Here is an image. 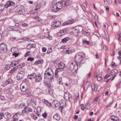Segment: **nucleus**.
Listing matches in <instances>:
<instances>
[{"instance_id": "nucleus-6", "label": "nucleus", "mask_w": 121, "mask_h": 121, "mask_svg": "<svg viewBox=\"0 0 121 121\" xmlns=\"http://www.w3.org/2000/svg\"><path fill=\"white\" fill-rule=\"evenodd\" d=\"M61 22L59 21H54L52 23V26L53 27H57L60 26Z\"/></svg>"}, {"instance_id": "nucleus-33", "label": "nucleus", "mask_w": 121, "mask_h": 121, "mask_svg": "<svg viewBox=\"0 0 121 121\" xmlns=\"http://www.w3.org/2000/svg\"><path fill=\"white\" fill-rule=\"evenodd\" d=\"M57 81L59 82V84L61 85L62 84V82L61 77H58Z\"/></svg>"}, {"instance_id": "nucleus-15", "label": "nucleus", "mask_w": 121, "mask_h": 121, "mask_svg": "<svg viewBox=\"0 0 121 121\" xmlns=\"http://www.w3.org/2000/svg\"><path fill=\"white\" fill-rule=\"evenodd\" d=\"M36 80L37 82H41L42 80V78L41 76L38 74L36 75Z\"/></svg>"}, {"instance_id": "nucleus-24", "label": "nucleus", "mask_w": 121, "mask_h": 121, "mask_svg": "<svg viewBox=\"0 0 121 121\" xmlns=\"http://www.w3.org/2000/svg\"><path fill=\"white\" fill-rule=\"evenodd\" d=\"M36 8L35 9V11L33 12V11H31V12H30V13L33 14L34 13H35L36 12L35 11L38 9H40V6L39 5L37 4L36 5Z\"/></svg>"}, {"instance_id": "nucleus-55", "label": "nucleus", "mask_w": 121, "mask_h": 121, "mask_svg": "<svg viewBox=\"0 0 121 121\" xmlns=\"http://www.w3.org/2000/svg\"><path fill=\"white\" fill-rule=\"evenodd\" d=\"M38 118V117H37L36 116V115H34L33 116V118L35 120H37V119Z\"/></svg>"}, {"instance_id": "nucleus-16", "label": "nucleus", "mask_w": 121, "mask_h": 121, "mask_svg": "<svg viewBox=\"0 0 121 121\" xmlns=\"http://www.w3.org/2000/svg\"><path fill=\"white\" fill-rule=\"evenodd\" d=\"M71 48H65L64 49L63 51L64 52L66 53H70L72 52V50L71 49Z\"/></svg>"}, {"instance_id": "nucleus-60", "label": "nucleus", "mask_w": 121, "mask_h": 121, "mask_svg": "<svg viewBox=\"0 0 121 121\" xmlns=\"http://www.w3.org/2000/svg\"><path fill=\"white\" fill-rule=\"evenodd\" d=\"M101 77L100 76L98 77L97 78L98 80L99 81H100L101 80Z\"/></svg>"}, {"instance_id": "nucleus-19", "label": "nucleus", "mask_w": 121, "mask_h": 121, "mask_svg": "<svg viewBox=\"0 0 121 121\" xmlns=\"http://www.w3.org/2000/svg\"><path fill=\"white\" fill-rule=\"evenodd\" d=\"M62 3L65 6H68L70 4V1L68 0H65L62 2Z\"/></svg>"}, {"instance_id": "nucleus-5", "label": "nucleus", "mask_w": 121, "mask_h": 121, "mask_svg": "<svg viewBox=\"0 0 121 121\" xmlns=\"http://www.w3.org/2000/svg\"><path fill=\"white\" fill-rule=\"evenodd\" d=\"M47 74L50 76H52L54 75L53 72L51 69L49 68L46 71L45 73H44V77L46 76Z\"/></svg>"}, {"instance_id": "nucleus-27", "label": "nucleus", "mask_w": 121, "mask_h": 121, "mask_svg": "<svg viewBox=\"0 0 121 121\" xmlns=\"http://www.w3.org/2000/svg\"><path fill=\"white\" fill-rule=\"evenodd\" d=\"M5 6L2 4H0V13H1L4 8Z\"/></svg>"}, {"instance_id": "nucleus-22", "label": "nucleus", "mask_w": 121, "mask_h": 121, "mask_svg": "<svg viewBox=\"0 0 121 121\" xmlns=\"http://www.w3.org/2000/svg\"><path fill=\"white\" fill-rule=\"evenodd\" d=\"M30 104L34 106H35L36 105V100H35L34 99H32L30 102Z\"/></svg>"}, {"instance_id": "nucleus-51", "label": "nucleus", "mask_w": 121, "mask_h": 121, "mask_svg": "<svg viewBox=\"0 0 121 121\" xmlns=\"http://www.w3.org/2000/svg\"><path fill=\"white\" fill-rule=\"evenodd\" d=\"M42 51L43 52H45L46 51L47 49L46 48L43 47L42 48Z\"/></svg>"}, {"instance_id": "nucleus-32", "label": "nucleus", "mask_w": 121, "mask_h": 121, "mask_svg": "<svg viewBox=\"0 0 121 121\" xmlns=\"http://www.w3.org/2000/svg\"><path fill=\"white\" fill-rule=\"evenodd\" d=\"M85 108L87 109H89L91 108L90 105L88 103H87L85 105Z\"/></svg>"}, {"instance_id": "nucleus-52", "label": "nucleus", "mask_w": 121, "mask_h": 121, "mask_svg": "<svg viewBox=\"0 0 121 121\" xmlns=\"http://www.w3.org/2000/svg\"><path fill=\"white\" fill-rule=\"evenodd\" d=\"M117 117L115 116H111L110 117V119L111 120H113L114 118H115V117Z\"/></svg>"}, {"instance_id": "nucleus-7", "label": "nucleus", "mask_w": 121, "mask_h": 121, "mask_svg": "<svg viewBox=\"0 0 121 121\" xmlns=\"http://www.w3.org/2000/svg\"><path fill=\"white\" fill-rule=\"evenodd\" d=\"M83 30V28L81 26L76 27L74 29V31L76 33L81 32Z\"/></svg>"}, {"instance_id": "nucleus-29", "label": "nucleus", "mask_w": 121, "mask_h": 121, "mask_svg": "<svg viewBox=\"0 0 121 121\" xmlns=\"http://www.w3.org/2000/svg\"><path fill=\"white\" fill-rule=\"evenodd\" d=\"M69 39V37H65L62 39V42L63 43H65L68 41Z\"/></svg>"}, {"instance_id": "nucleus-41", "label": "nucleus", "mask_w": 121, "mask_h": 121, "mask_svg": "<svg viewBox=\"0 0 121 121\" xmlns=\"http://www.w3.org/2000/svg\"><path fill=\"white\" fill-rule=\"evenodd\" d=\"M27 49H30L32 48L31 46V44H28L26 46Z\"/></svg>"}, {"instance_id": "nucleus-37", "label": "nucleus", "mask_w": 121, "mask_h": 121, "mask_svg": "<svg viewBox=\"0 0 121 121\" xmlns=\"http://www.w3.org/2000/svg\"><path fill=\"white\" fill-rule=\"evenodd\" d=\"M63 69H61V68L60 69V68H57L56 69L55 72L58 73L60 71L63 70Z\"/></svg>"}, {"instance_id": "nucleus-62", "label": "nucleus", "mask_w": 121, "mask_h": 121, "mask_svg": "<svg viewBox=\"0 0 121 121\" xmlns=\"http://www.w3.org/2000/svg\"><path fill=\"white\" fill-rule=\"evenodd\" d=\"M118 117H115V118H114L113 120H112V121H118Z\"/></svg>"}, {"instance_id": "nucleus-10", "label": "nucleus", "mask_w": 121, "mask_h": 121, "mask_svg": "<svg viewBox=\"0 0 121 121\" xmlns=\"http://www.w3.org/2000/svg\"><path fill=\"white\" fill-rule=\"evenodd\" d=\"M20 88L22 91H26L27 89L26 83L25 82L22 83L21 85Z\"/></svg>"}, {"instance_id": "nucleus-17", "label": "nucleus", "mask_w": 121, "mask_h": 121, "mask_svg": "<svg viewBox=\"0 0 121 121\" xmlns=\"http://www.w3.org/2000/svg\"><path fill=\"white\" fill-rule=\"evenodd\" d=\"M92 89L93 91H96L97 90L98 85L97 84H95L94 83H93L91 86Z\"/></svg>"}, {"instance_id": "nucleus-35", "label": "nucleus", "mask_w": 121, "mask_h": 121, "mask_svg": "<svg viewBox=\"0 0 121 121\" xmlns=\"http://www.w3.org/2000/svg\"><path fill=\"white\" fill-rule=\"evenodd\" d=\"M58 68H61L63 69L64 67V65L62 62L59 65H58Z\"/></svg>"}, {"instance_id": "nucleus-34", "label": "nucleus", "mask_w": 121, "mask_h": 121, "mask_svg": "<svg viewBox=\"0 0 121 121\" xmlns=\"http://www.w3.org/2000/svg\"><path fill=\"white\" fill-rule=\"evenodd\" d=\"M12 82V80L11 78L9 79L5 82V83L6 84H10Z\"/></svg>"}, {"instance_id": "nucleus-26", "label": "nucleus", "mask_w": 121, "mask_h": 121, "mask_svg": "<svg viewBox=\"0 0 121 121\" xmlns=\"http://www.w3.org/2000/svg\"><path fill=\"white\" fill-rule=\"evenodd\" d=\"M59 102L60 104V108H62L64 106L65 104V101L63 100H61Z\"/></svg>"}, {"instance_id": "nucleus-44", "label": "nucleus", "mask_w": 121, "mask_h": 121, "mask_svg": "<svg viewBox=\"0 0 121 121\" xmlns=\"http://www.w3.org/2000/svg\"><path fill=\"white\" fill-rule=\"evenodd\" d=\"M10 67L9 65H6L5 66V69L8 70L9 69H10Z\"/></svg>"}, {"instance_id": "nucleus-4", "label": "nucleus", "mask_w": 121, "mask_h": 121, "mask_svg": "<svg viewBox=\"0 0 121 121\" xmlns=\"http://www.w3.org/2000/svg\"><path fill=\"white\" fill-rule=\"evenodd\" d=\"M23 6H19L16 9V12L18 14H23L25 13V10L22 9Z\"/></svg>"}, {"instance_id": "nucleus-48", "label": "nucleus", "mask_w": 121, "mask_h": 121, "mask_svg": "<svg viewBox=\"0 0 121 121\" xmlns=\"http://www.w3.org/2000/svg\"><path fill=\"white\" fill-rule=\"evenodd\" d=\"M37 112H39L41 111V107H38L37 109Z\"/></svg>"}, {"instance_id": "nucleus-9", "label": "nucleus", "mask_w": 121, "mask_h": 121, "mask_svg": "<svg viewBox=\"0 0 121 121\" xmlns=\"http://www.w3.org/2000/svg\"><path fill=\"white\" fill-rule=\"evenodd\" d=\"M82 56L79 55H76L75 58V60L77 61V63H79L82 61Z\"/></svg>"}, {"instance_id": "nucleus-36", "label": "nucleus", "mask_w": 121, "mask_h": 121, "mask_svg": "<svg viewBox=\"0 0 121 121\" xmlns=\"http://www.w3.org/2000/svg\"><path fill=\"white\" fill-rule=\"evenodd\" d=\"M25 109L27 110V112L28 111L30 112H31L32 111V110L30 108H29L28 106H26L25 107Z\"/></svg>"}, {"instance_id": "nucleus-39", "label": "nucleus", "mask_w": 121, "mask_h": 121, "mask_svg": "<svg viewBox=\"0 0 121 121\" xmlns=\"http://www.w3.org/2000/svg\"><path fill=\"white\" fill-rule=\"evenodd\" d=\"M82 43H85L86 44L88 45L89 44V42L86 40H82Z\"/></svg>"}, {"instance_id": "nucleus-21", "label": "nucleus", "mask_w": 121, "mask_h": 121, "mask_svg": "<svg viewBox=\"0 0 121 121\" xmlns=\"http://www.w3.org/2000/svg\"><path fill=\"white\" fill-rule=\"evenodd\" d=\"M59 10L58 9L56 6L55 4L53 6L52 8V10L54 12H56Z\"/></svg>"}, {"instance_id": "nucleus-2", "label": "nucleus", "mask_w": 121, "mask_h": 121, "mask_svg": "<svg viewBox=\"0 0 121 121\" xmlns=\"http://www.w3.org/2000/svg\"><path fill=\"white\" fill-rule=\"evenodd\" d=\"M7 45L3 43H1L0 45V52H6L7 51Z\"/></svg>"}, {"instance_id": "nucleus-45", "label": "nucleus", "mask_w": 121, "mask_h": 121, "mask_svg": "<svg viewBox=\"0 0 121 121\" xmlns=\"http://www.w3.org/2000/svg\"><path fill=\"white\" fill-rule=\"evenodd\" d=\"M27 60L28 61H32L34 60V58L31 57H29Z\"/></svg>"}, {"instance_id": "nucleus-53", "label": "nucleus", "mask_w": 121, "mask_h": 121, "mask_svg": "<svg viewBox=\"0 0 121 121\" xmlns=\"http://www.w3.org/2000/svg\"><path fill=\"white\" fill-rule=\"evenodd\" d=\"M34 18H35L36 19H37V20L38 21H40L41 20V19L40 18H39V17L38 16H36V17H35Z\"/></svg>"}, {"instance_id": "nucleus-28", "label": "nucleus", "mask_w": 121, "mask_h": 121, "mask_svg": "<svg viewBox=\"0 0 121 121\" xmlns=\"http://www.w3.org/2000/svg\"><path fill=\"white\" fill-rule=\"evenodd\" d=\"M53 118L56 120L58 121L60 119V116L58 114L55 115L53 116Z\"/></svg>"}, {"instance_id": "nucleus-47", "label": "nucleus", "mask_w": 121, "mask_h": 121, "mask_svg": "<svg viewBox=\"0 0 121 121\" xmlns=\"http://www.w3.org/2000/svg\"><path fill=\"white\" fill-rule=\"evenodd\" d=\"M111 76L112 75H111L110 74V75H107L105 76L104 78H107L108 79L110 78H111Z\"/></svg>"}, {"instance_id": "nucleus-61", "label": "nucleus", "mask_w": 121, "mask_h": 121, "mask_svg": "<svg viewBox=\"0 0 121 121\" xmlns=\"http://www.w3.org/2000/svg\"><path fill=\"white\" fill-rule=\"evenodd\" d=\"M112 68H113L114 66H116V64L114 62H112Z\"/></svg>"}, {"instance_id": "nucleus-46", "label": "nucleus", "mask_w": 121, "mask_h": 121, "mask_svg": "<svg viewBox=\"0 0 121 121\" xmlns=\"http://www.w3.org/2000/svg\"><path fill=\"white\" fill-rule=\"evenodd\" d=\"M4 114L3 113H0V120L2 119L3 117H4Z\"/></svg>"}, {"instance_id": "nucleus-63", "label": "nucleus", "mask_w": 121, "mask_h": 121, "mask_svg": "<svg viewBox=\"0 0 121 121\" xmlns=\"http://www.w3.org/2000/svg\"><path fill=\"white\" fill-rule=\"evenodd\" d=\"M52 51V49L51 48H49L47 51L48 53H49Z\"/></svg>"}, {"instance_id": "nucleus-43", "label": "nucleus", "mask_w": 121, "mask_h": 121, "mask_svg": "<svg viewBox=\"0 0 121 121\" xmlns=\"http://www.w3.org/2000/svg\"><path fill=\"white\" fill-rule=\"evenodd\" d=\"M19 55V53H17L14 52L12 54V55L15 56V57H16Z\"/></svg>"}, {"instance_id": "nucleus-50", "label": "nucleus", "mask_w": 121, "mask_h": 121, "mask_svg": "<svg viewBox=\"0 0 121 121\" xmlns=\"http://www.w3.org/2000/svg\"><path fill=\"white\" fill-rule=\"evenodd\" d=\"M79 96V94L77 93V94H76L75 95V98L76 99H78V97Z\"/></svg>"}, {"instance_id": "nucleus-59", "label": "nucleus", "mask_w": 121, "mask_h": 121, "mask_svg": "<svg viewBox=\"0 0 121 121\" xmlns=\"http://www.w3.org/2000/svg\"><path fill=\"white\" fill-rule=\"evenodd\" d=\"M62 62H61L60 60H58L56 62V63L58 65H59Z\"/></svg>"}, {"instance_id": "nucleus-38", "label": "nucleus", "mask_w": 121, "mask_h": 121, "mask_svg": "<svg viewBox=\"0 0 121 121\" xmlns=\"http://www.w3.org/2000/svg\"><path fill=\"white\" fill-rule=\"evenodd\" d=\"M99 101L98 97H97L94 100V101H96L97 103Z\"/></svg>"}, {"instance_id": "nucleus-23", "label": "nucleus", "mask_w": 121, "mask_h": 121, "mask_svg": "<svg viewBox=\"0 0 121 121\" xmlns=\"http://www.w3.org/2000/svg\"><path fill=\"white\" fill-rule=\"evenodd\" d=\"M55 4L56 6L58 9L59 10L61 9L62 7V4L59 2Z\"/></svg>"}, {"instance_id": "nucleus-49", "label": "nucleus", "mask_w": 121, "mask_h": 121, "mask_svg": "<svg viewBox=\"0 0 121 121\" xmlns=\"http://www.w3.org/2000/svg\"><path fill=\"white\" fill-rule=\"evenodd\" d=\"M80 105L81 109L83 110H84L85 108V107L84 106V105L83 104H80Z\"/></svg>"}, {"instance_id": "nucleus-58", "label": "nucleus", "mask_w": 121, "mask_h": 121, "mask_svg": "<svg viewBox=\"0 0 121 121\" xmlns=\"http://www.w3.org/2000/svg\"><path fill=\"white\" fill-rule=\"evenodd\" d=\"M22 26L23 27H26L28 26V24H27L26 23H25L22 25Z\"/></svg>"}, {"instance_id": "nucleus-3", "label": "nucleus", "mask_w": 121, "mask_h": 121, "mask_svg": "<svg viewBox=\"0 0 121 121\" xmlns=\"http://www.w3.org/2000/svg\"><path fill=\"white\" fill-rule=\"evenodd\" d=\"M25 74L24 71L23 70L20 71L18 73L17 75V78L18 80H20L23 78Z\"/></svg>"}, {"instance_id": "nucleus-20", "label": "nucleus", "mask_w": 121, "mask_h": 121, "mask_svg": "<svg viewBox=\"0 0 121 121\" xmlns=\"http://www.w3.org/2000/svg\"><path fill=\"white\" fill-rule=\"evenodd\" d=\"M36 76V73H33L30 74L28 75V78L30 79H33Z\"/></svg>"}, {"instance_id": "nucleus-18", "label": "nucleus", "mask_w": 121, "mask_h": 121, "mask_svg": "<svg viewBox=\"0 0 121 121\" xmlns=\"http://www.w3.org/2000/svg\"><path fill=\"white\" fill-rule=\"evenodd\" d=\"M74 22V21L73 19L68 21L67 22L64 23V24L65 25H67L72 24Z\"/></svg>"}, {"instance_id": "nucleus-25", "label": "nucleus", "mask_w": 121, "mask_h": 121, "mask_svg": "<svg viewBox=\"0 0 121 121\" xmlns=\"http://www.w3.org/2000/svg\"><path fill=\"white\" fill-rule=\"evenodd\" d=\"M118 70L116 69H114L112 70L110 73V75L112 76L114 75L118 72Z\"/></svg>"}, {"instance_id": "nucleus-30", "label": "nucleus", "mask_w": 121, "mask_h": 121, "mask_svg": "<svg viewBox=\"0 0 121 121\" xmlns=\"http://www.w3.org/2000/svg\"><path fill=\"white\" fill-rule=\"evenodd\" d=\"M43 60L42 59L36 61L35 63V64L38 65L40 64H42L43 63Z\"/></svg>"}, {"instance_id": "nucleus-11", "label": "nucleus", "mask_w": 121, "mask_h": 121, "mask_svg": "<svg viewBox=\"0 0 121 121\" xmlns=\"http://www.w3.org/2000/svg\"><path fill=\"white\" fill-rule=\"evenodd\" d=\"M64 97L65 100H69V94L67 91H66L65 92Z\"/></svg>"}, {"instance_id": "nucleus-8", "label": "nucleus", "mask_w": 121, "mask_h": 121, "mask_svg": "<svg viewBox=\"0 0 121 121\" xmlns=\"http://www.w3.org/2000/svg\"><path fill=\"white\" fill-rule=\"evenodd\" d=\"M15 4L12 1H7L5 4V6L7 8L10 6H13Z\"/></svg>"}, {"instance_id": "nucleus-13", "label": "nucleus", "mask_w": 121, "mask_h": 121, "mask_svg": "<svg viewBox=\"0 0 121 121\" xmlns=\"http://www.w3.org/2000/svg\"><path fill=\"white\" fill-rule=\"evenodd\" d=\"M67 31V30L65 29H64L60 30V31L57 33V34L61 36L65 34Z\"/></svg>"}, {"instance_id": "nucleus-31", "label": "nucleus", "mask_w": 121, "mask_h": 121, "mask_svg": "<svg viewBox=\"0 0 121 121\" xmlns=\"http://www.w3.org/2000/svg\"><path fill=\"white\" fill-rule=\"evenodd\" d=\"M44 102L46 105L48 107H51V104L48 102L47 100H44Z\"/></svg>"}, {"instance_id": "nucleus-14", "label": "nucleus", "mask_w": 121, "mask_h": 121, "mask_svg": "<svg viewBox=\"0 0 121 121\" xmlns=\"http://www.w3.org/2000/svg\"><path fill=\"white\" fill-rule=\"evenodd\" d=\"M4 118L7 120H8L11 117V115L10 113L8 112H6L4 115Z\"/></svg>"}, {"instance_id": "nucleus-42", "label": "nucleus", "mask_w": 121, "mask_h": 121, "mask_svg": "<svg viewBox=\"0 0 121 121\" xmlns=\"http://www.w3.org/2000/svg\"><path fill=\"white\" fill-rule=\"evenodd\" d=\"M14 61L15 62H14V66H15L17 65L19 62L20 60H16L15 61Z\"/></svg>"}, {"instance_id": "nucleus-54", "label": "nucleus", "mask_w": 121, "mask_h": 121, "mask_svg": "<svg viewBox=\"0 0 121 121\" xmlns=\"http://www.w3.org/2000/svg\"><path fill=\"white\" fill-rule=\"evenodd\" d=\"M18 115L17 114V113H15L13 116V117L14 119H16Z\"/></svg>"}, {"instance_id": "nucleus-56", "label": "nucleus", "mask_w": 121, "mask_h": 121, "mask_svg": "<svg viewBox=\"0 0 121 121\" xmlns=\"http://www.w3.org/2000/svg\"><path fill=\"white\" fill-rule=\"evenodd\" d=\"M25 106V105L23 104H21L19 106L20 108H22L23 107Z\"/></svg>"}, {"instance_id": "nucleus-40", "label": "nucleus", "mask_w": 121, "mask_h": 121, "mask_svg": "<svg viewBox=\"0 0 121 121\" xmlns=\"http://www.w3.org/2000/svg\"><path fill=\"white\" fill-rule=\"evenodd\" d=\"M31 52L30 51H28L25 54V57H26L27 56H29L30 55V54Z\"/></svg>"}, {"instance_id": "nucleus-12", "label": "nucleus", "mask_w": 121, "mask_h": 121, "mask_svg": "<svg viewBox=\"0 0 121 121\" xmlns=\"http://www.w3.org/2000/svg\"><path fill=\"white\" fill-rule=\"evenodd\" d=\"M52 104H53V106L56 107H60V104L59 102L57 100H55L53 101L52 102Z\"/></svg>"}, {"instance_id": "nucleus-64", "label": "nucleus", "mask_w": 121, "mask_h": 121, "mask_svg": "<svg viewBox=\"0 0 121 121\" xmlns=\"http://www.w3.org/2000/svg\"><path fill=\"white\" fill-rule=\"evenodd\" d=\"M27 112V110L25 109V107L24 109L22 111V112L23 113H25Z\"/></svg>"}, {"instance_id": "nucleus-1", "label": "nucleus", "mask_w": 121, "mask_h": 121, "mask_svg": "<svg viewBox=\"0 0 121 121\" xmlns=\"http://www.w3.org/2000/svg\"><path fill=\"white\" fill-rule=\"evenodd\" d=\"M69 69L73 73H76L78 69V64L75 62L72 63L70 65Z\"/></svg>"}, {"instance_id": "nucleus-57", "label": "nucleus", "mask_w": 121, "mask_h": 121, "mask_svg": "<svg viewBox=\"0 0 121 121\" xmlns=\"http://www.w3.org/2000/svg\"><path fill=\"white\" fill-rule=\"evenodd\" d=\"M42 115L43 116L44 118H46L47 117V114L46 113H44L42 114Z\"/></svg>"}]
</instances>
